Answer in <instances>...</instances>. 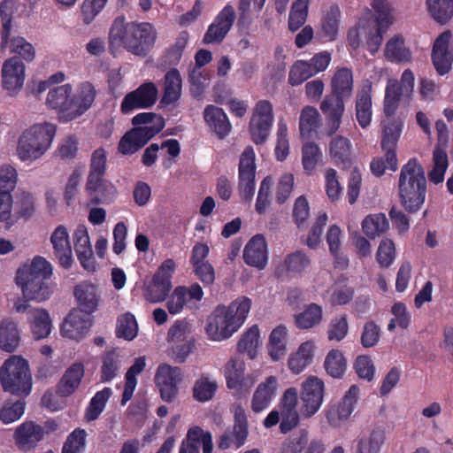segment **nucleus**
I'll use <instances>...</instances> for the list:
<instances>
[{
	"instance_id": "1",
	"label": "nucleus",
	"mask_w": 453,
	"mask_h": 453,
	"mask_svg": "<svg viewBox=\"0 0 453 453\" xmlns=\"http://www.w3.org/2000/svg\"><path fill=\"white\" fill-rule=\"evenodd\" d=\"M399 82L397 80H389L386 86L383 100V112L388 119L381 122L382 132L380 147L384 156L374 157L371 164V172L376 176H381L387 169L396 171L398 160L396 147L403 127V121L398 117L393 116L396 112L402 96Z\"/></svg>"
},
{
	"instance_id": "2",
	"label": "nucleus",
	"mask_w": 453,
	"mask_h": 453,
	"mask_svg": "<svg viewBox=\"0 0 453 453\" xmlns=\"http://www.w3.org/2000/svg\"><path fill=\"white\" fill-rule=\"evenodd\" d=\"M51 274L50 264L39 256L17 271L16 282L21 288L23 295V298L18 299L14 303L17 312H25L29 309V301L41 303L50 297L51 289L48 280Z\"/></svg>"
},
{
	"instance_id": "3",
	"label": "nucleus",
	"mask_w": 453,
	"mask_h": 453,
	"mask_svg": "<svg viewBox=\"0 0 453 453\" xmlns=\"http://www.w3.org/2000/svg\"><path fill=\"white\" fill-rule=\"evenodd\" d=\"M331 93L326 95L320 104V110L326 121V135L335 134L341 127L345 112V100L353 92V73L349 68L337 70L332 78Z\"/></svg>"
},
{
	"instance_id": "4",
	"label": "nucleus",
	"mask_w": 453,
	"mask_h": 453,
	"mask_svg": "<svg viewBox=\"0 0 453 453\" xmlns=\"http://www.w3.org/2000/svg\"><path fill=\"white\" fill-rule=\"evenodd\" d=\"M95 96L90 83H83L76 95H73L69 84H65L49 91L46 104L57 111L60 120L68 122L81 116L93 104Z\"/></svg>"
},
{
	"instance_id": "5",
	"label": "nucleus",
	"mask_w": 453,
	"mask_h": 453,
	"mask_svg": "<svg viewBox=\"0 0 453 453\" xmlns=\"http://www.w3.org/2000/svg\"><path fill=\"white\" fill-rule=\"evenodd\" d=\"M251 308V301L246 296L238 297L228 306H218L208 319L205 327L212 341L229 338L244 323Z\"/></svg>"
},
{
	"instance_id": "6",
	"label": "nucleus",
	"mask_w": 453,
	"mask_h": 453,
	"mask_svg": "<svg viewBox=\"0 0 453 453\" xmlns=\"http://www.w3.org/2000/svg\"><path fill=\"white\" fill-rule=\"evenodd\" d=\"M401 204L409 213L419 211L426 200V179L418 160L412 157L403 165L398 180Z\"/></svg>"
},
{
	"instance_id": "7",
	"label": "nucleus",
	"mask_w": 453,
	"mask_h": 453,
	"mask_svg": "<svg viewBox=\"0 0 453 453\" xmlns=\"http://www.w3.org/2000/svg\"><path fill=\"white\" fill-rule=\"evenodd\" d=\"M125 17L115 19V41L126 50L138 57H146L153 49L157 31L149 22H127Z\"/></svg>"
},
{
	"instance_id": "8",
	"label": "nucleus",
	"mask_w": 453,
	"mask_h": 453,
	"mask_svg": "<svg viewBox=\"0 0 453 453\" xmlns=\"http://www.w3.org/2000/svg\"><path fill=\"white\" fill-rule=\"evenodd\" d=\"M0 382L4 391L26 397L32 389V376L28 363L20 356H11L0 368Z\"/></svg>"
},
{
	"instance_id": "9",
	"label": "nucleus",
	"mask_w": 453,
	"mask_h": 453,
	"mask_svg": "<svg viewBox=\"0 0 453 453\" xmlns=\"http://www.w3.org/2000/svg\"><path fill=\"white\" fill-rule=\"evenodd\" d=\"M55 133L56 127L48 122L34 125L23 132L17 147L19 157L23 161L41 157L50 146Z\"/></svg>"
},
{
	"instance_id": "10",
	"label": "nucleus",
	"mask_w": 453,
	"mask_h": 453,
	"mask_svg": "<svg viewBox=\"0 0 453 453\" xmlns=\"http://www.w3.org/2000/svg\"><path fill=\"white\" fill-rule=\"evenodd\" d=\"M274 120L273 106L268 100L256 103L249 124V132L252 142L257 145L264 144L269 137Z\"/></svg>"
},
{
	"instance_id": "11",
	"label": "nucleus",
	"mask_w": 453,
	"mask_h": 453,
	"mask_svg": "<svg viewBox=\"0 0 453 453\" xmlns=\"http://www.w3.org/2000/svg\"><path fill=\"white\" fill-rule=\"evenodd\" d=\"M175 270V262L165 260L154 273L151 280L145 286L144 297L152 303L165 300L172 289V276Z\"/></svg>"
},
{
	"instance_id": "12",
	"label": "nucleus",
	"mask_w": 453,
	"mask_h": 453,
	"mask_svg": "<svg viewBox=\"0 0 453 453\" xmlns=\"http://www.w3.org/2000/svg\"><path fill=\"white\" fill-rule=\"evenodd\" d=\"M256 155L252 146H247L240 156L238 165V180L241 196L250 201L255 193Z\"/></svg>"
},
{
	"instance_id": "13",
	"label": "nucleus",
	"mask_w": 453,
	"mask_h": 453,
	"mask_svg": "<svg viewBox=\"0 0 453 453\" xmlns=\"http://www.w3.org/2000/svg\"><path fill=\"white\" fill-rule=\"evenodd\" d=\"M203 297V291L198 283H194L189 288L179 286L169 296L166 308L171 315H176L180 313L184 307L189 310L198 308L197 303Z\"/></svg>"
},
{
	"instance_id": "14",
	"label": "nucleus",
	"mask_w": 453,
	"mask_h": 453,
	"mask_svg": "<svg viewBox=\"0 0 453 453\" xmlns=\"http://www.w3.org/2000/svg\"><path fill=\"white\" fill-rule=\"evenodd\" d=\"M324 397V382L314 376L308 377L302 384V414L311 418L320 408Z\"/></svg>"
},
{
	"instance_id": "15",
	"label": "nucleus",
	"mask_w": 453,
	"mask_h": 453,
	"mask_svg": "<svg viewBox=\"0 0 453 453\" xmlns=\"http://www.w3.org/2000/svg\"><path fill=\"white\" fill-rule=\"evenodd\" d=\"M157 88L153 82H145L128 93L121 103V111L127 114L135 109L150 108L157 101Z\"/></svg>"
},
{
	"instance_id": "16",
	"label": "nucleus",
	"mask_w": 453,
	"mask_h": 453,
	"mask_svg": "<svg viewBox=\"0 0 453 453\" xmlns=\"http://www.w3.org/2000/svg\"><path fill=\"white\" fill-rule=\"evenodd\" d=\"M162 130L163 124L156 127H133L120 139L119 152L123 155L134 154Z\"/></svg>"
},
{
	"instance_id": "17",
	"label": "nucleus",
	"mask_w": 453,
	"mask_h": 453,
	"mask_svg": "<svg viewBox=\"0 0 453 453\" xmlns=\"http://www.w3.org/2000/svg\"><path fill=\"white\" fill-rule=\"evenodd\" d=\"M235 18L234 8L227 4L209 26L203 35V42L204 44L222 42L233 27Z\"/></svg>"
},
{
	"instance_id": "18",
	"label": "nucleus",
	"mask_w": 453,
	"mask_h": 453,
	"mask_svg": "<svg viewBox=\"0 0 453 453\" xmlns=\"http://www.w3.org/2000/svg\"><path fill=\"white\" fill-rule=\"evenodd\" d=\"M181 380L180 367H173L166 364L160 365L155 376L156 384L159 389L160 396L165 402H172L178 394V383Z\"/></svg>"
},
{
	"instance_id": "19",
	"label": "nucleus",
	"mask_w": 453,
	"mask_h": 453,
	"mask_svg": "<svg viewBox=\"0 0 453 453\" xmlns=\"http://www.w3.org/2000/svg\"><path fill=\"white\" fill-rule=\"evenodd\" d=\"M358 394V387L351 385L339 403L326 411V418L330 426H339L341 421L349 418L357 402Z\"/></svg>"
},
{
	"instance_id": "20",
	"label": "nucleus",
	"mask_w": 453,
	"mask_h": 453,
	"mask_svg": "<svg viewBox=\"0 0 453 453\" xmlns=\"http://www.w3.org/2000/svg\"><path fill=\"white\" fill-rule=\"evenodd\" d=\"M451 38L450 31L442 32L434 41L432 50V61L440 75H444L451 70L453 55L449 50Z\"/></svg>"
},
{
	"instance_id": "21",
	"label": "nucleus",
	"mask_w": 453,
	"mask_h": 453,
	"mask_svg": "<svg viewBox=\"0 0 453 453\" xmlns=\"http://www.w3.org/2000/svg\"><path fill=\"white\" fill-rule=\"evenodd\" d=\"M3 86L10 94L19 91L24 83L25 65L18 57L4 61L2 67Z\"/></svg>"
},
{
	"instance_id": "22",
	"label": "nucleus",
	"mask_w": 453,
	"mask_h": 453,
	"mask_svg": "<svg viewBox=\"0 0 453 453\" xmlns=\"http://www.w3.org/2000/svg\"><path fill=\"white\" fill-rule=\"evenodd\" d=\"M44 429L33 421H26L19 426L13 434L15 445L22 451L36 447L43 439Z\"/></svg>"
},
{
	"instance_id": "23",
	"label": "nucleus",
	"mask_w": 453,
	"mask_h": 453,
	"mask_svg": "<svg viewBox=\"0 0 453 453\" xmlns=\"http://www.w3.org/2000/svg\"><path fill=\"white\" fill-rule=\"evenodd\" d=\"M89 315L80 310L71 311L62 325L63 335L76 341L83 338L92 326Z\"/></svg>"
},
{
	"instance_id": "24",
	"label": "nucleus",
	"mask_w": 453,
	"mask_h": 453,
	"mask_svg": "<svg viewBox=\"0 0 453 453\" xmlns=\"http://www.w3.org/2000/svg\"><path fill=\"white\" fill-rule=\"evenodd\" d=\"M203 119L219 139L226 138L232 130L231 122L223 109L213 104L207 105L203 110Z\"/></svg>"
},
{
	"instance_id": "25",
	"label": "nucleus",
	"mask_w": 453,
	"mask_h": 453,
	"mask_svg": "<svg viewBox=\"0 0 453 453\" xmlns=\"http://www.w3.org/2000/svg\"><path fill=\"white\" fill-rule=\"evenodd\" d=\"M243 259L249 265L263 269L267 263V245L262 234L253 236L244 248Z\"/></svg>"
},
{
	"instance_id": "26",
	"label": "nucleus",
	"mask_w": 453,
	"mask_h": 453,
	"mask_svg": "<svg viewBox=\"0 0 453 453\" xmlns=\"http://www.w3.org/2000/svg\"><path fill=\"white\" fill-rule=\"evenodd\" d=\"M355 115L358 125L363 129L371 125L372 119V83L363 87L357 92L355 101Z\"/></svg>"
},
{
	"instance_id": "27",
	"label": "nucleus",
	"mask_w": 453,
	"mask_h": 453,
	"mask_svg": "<svg viewBox=\"0 0 453 453\" xmlns=\"http://www.w3.org/2000/svg\"><path fill=\"white\" fill-rule=\"evenodd\" d=\"M277 380L274 376H269L264 382L258 384L251 399V410L261 412L267 409L276 395Z\"/></svg>"
},
{
	"instance_id": "28",
	"label": "nucleus",
	"mask_w": 453,
	"mask_h": 453,
	"mask_svg": "<svg viewBox=\"0 0 453 453\" xmlns=\"http://www.w3.org/2000/svg\"><path fill=\"white\" fill-rule=\"evenodd\" d=\"M50 242L61 266L69 268L73 264V258L67 229L64 226H58L52 233Z\"/></svg>"
},
{
	"instance_id": "29",
	"label": "nucleus",
	"mask_w": 453,
	"mask_h": 453,
	"mask_svg": "<svg viewBox=\"0 0 453 453\" xmlns=\"http://www.w3.org/2000/svg\"><path fill=\"white\" fill-rule=\"evenodd\" d=\"M74 296L78 302L80 311L87 314L94 312L98 305L99 295L96 285L84 281L74 288Z\"/></svg>"
},
{
	"instance_id": "30",
	"label": "nucleus",
	"mask_w": 453,
	"mask_h": 453,
	"mask_svg": "<svg viewBox=\"0 0 453 453\" xmlns=\"http://www.w3.org/2000/svg\"><path fill=\"white\" fill-rule=\"evenodd\" d=\"M73 242L77 257L83 267L88 270L93 269V251L85 226H78L73 234Z\"/></svg>"
},
{
	"instance_id": "31",
	"label": "nucleus",
	"mask_w": 453,
	"mask_h": 453,
	"mask_svg": "<svg viewBox=\"0 0 453 453\" xmlns=\"http://www.w3.org/2000/svg\"><path fill=\"white\" fill-rule=\"evenodd\" d=\"M84 376V366L81 363H75L71 365L62 376L57 389L61 396L72 395L80 386Z\"/></svg>"
},
{
	"instance_id": "32",
	"label": "nucleus",
	"mask_w": 453,
	"mask_h": 453,
	"mask_svg": "<svg viewBox=\"0 0 453 453\" xmlns=\"http://www.w3.org/2000/svg\"><path fill=\"white\" fill-rule=\"evenodd\" d=\"M341 10L337 4H332L324 12L320 20L321 36L326 42L335 41L339 32Z\"/></svg>"
},
{
	"instance_id": "33",
	"label": "nucleus",
	"mask_w": 453,
	"mask_h": 453,
	"mask_svg": "<svg viewBox=\"0 0 453 453\" xmlns=\"http://www.w3.org/2000/svg\"><path fill=\"white\" fill-rule=\"evenodd\" d=\"M20 342L18 325L12 319L6 318L0 322V349L5 352H14Z\"/></svg>"
},
{
	"instance_id": "34",
	"label": "nucleus",
	"mask_w": 453,
	"mask_h": 453,
	"mask_svg": "<svg viewBox=\"0 0 453 453\" xmlns=\"http://www.w3.org/2000/svg\"><path fill=\"white\" fill-rule=\"evenodd\" d=\"M245 363L239 357H232L225 365L224 375L229 389L241 391L245 381Z\"/></svg>"
},
{
	"instance_id": "35",
	"label": "nucleus",
	"mask_w": 453,
	"mask_h": 453,
	"mask_svg": "<svg viewBox=\"0 0 453 453\" xmlns=\"http://www.w3.org/2000/svg\"><path fill=\"white\" fill-rule=\"evenodd\" d=\"M384 55L392 63H408L412 58L411 50L405 46L404 39L400 35L393 36L386 43Z\"/></svg>"
},
{
	"instance_id": "36",
	"label": "nucleus",
	"mask_w": 453,
	"mask_h": 453,
	"mask_svg": "<svg viewBox=\"0 0 453 453\" xmlns=\"http://www.w3.org/2000/svg\"><path fill=\"white\" fill-rule=\"evenodd\" d=\"M26 311L29 314L32 332L35 339L47 337L51 330V321L48 311L44 309L32 308Z\"/></svg>"
},
{
	"instance_id": "37",
	"label": "nucleus",
	"mask_w": 453,
	"mask_h": 453,
	"mask_svg": "<svg viewBox=\"0 0 453 453\" xmlns=\"http://www.w3.org/2000/svg\"><path fill=\"white\" fill-rule=\"evenodd\" d=\"M182 79L176 68L170 69L165 75V89L161 99L164 104L178 101L181 95Z\"/></svg>"
},
{
	"instance_id": "38",
	"label": "nucleus",
	"mask_w": 453,
	"mask_h": 453,
	"mask_svg": "<svg viewBox=\"0 0 453 453\" xmlns=\"http://www.w3.org/2000/svg\"><path fill=\"white\" fill-rule=\"evenodd\" d=\"M320 126V116L318 110L313 106L303 108L299 118V130L303 138L308 139L316 133Z\"/></svg>"
},
{
	"instance_id": "39",
	"label": "nucleus",
	"mask_w": 453,
	"mask_h": 453,
	"mask_svg": "<svg viewBox=\"0 0 453 453\" xmlns=\"http://www.w3.org/2000/svg\"><path fill=\"white\" fill-rule=\"evenodd\" d=\"M313 357V344L311 342H303L296 352L290 355L288 367L293 373L298 374L311 362Z\"/></svg>"
},
{
	"instance_id": "40",
	"label": "nucleus",
	"mask_w": 453,
	"mask_h": 453,
	"mask_svg": "<svg viewBox=\"0 0 453 453\" xmlns=\"http://www.w3.org/2000/svg\"><path fill=\"white\" fill-rule=\"evenodd\" d=\"M287 327L283 325L276 326L271 332L268 342V351L273 360L278 361L285 356L287 351Z\"/></svg>"
},
{
	"instance_id": "41",
	"label": "nucleus",
	"mask_w": 453,
	"mask_h": 453,
	"mask_svg": "<svg viewBox=\"0 0 453 453\" xmlns=\"http://www.w3.org/2000/svg\"><path fill=\"white\" fill-rule=\"evenodd\" d=\"M230 433L234 441V446L236 449L244 445L249 435V426L246 412L242 406L235 408L234 426Z\"/></svg>"
},
{
	"instance_id": "42",
	"label": "nucleus",
	"mask_w": 453,
	"mask_h": 453,
	"mask_svg": "<svg viewBox=\"0 0 453 453\" xmlns=\"http://www.w3.org/2000/svg\"><path fill=\"white\" fill-rule=\"evenodd\" d=\"M322 318V307L311 303L306 305L302 312L295 316V323L299 329H310L319 325Z\"/></svg>"
},
{
	"instance_id": "43",
	"label": "nucleus",
	"mask_w": 453,
	"mask_h": 453,
	"mask_svg": "<svg viewBox=\"0 0 453 453\" xmlns=\"http://www.w3.org/2000/svg\"><path fill=\"white\" fill-rule=\"evenodd\" d=\"M145 358L140 357L134 360V363L128 368L125 379L124 391L121 398V405H125L133 396L137 380L136 375L141 373L145 367Z\"/></svg>"
},
{
	"instance_id": "44",
	"label": "nucleus",
	"mask_w": 453,
	"mask_h": 453,
	"mask_svg": "<svg viewBox=\"0 0 453 453\" xmlns=\"http://www.w3.org/2000/svg\"><path fill=\"white\" fill-rule=\"evenodd\" d=\"M35 201L33 196L26 192L17 195L14 202V211L12 213L11 226L16 223L19 219L25 220L32 217L35 212Z\"/></svg>"
},
{
	"instance_id": "45",
	"label": "nucleus",
	"mask_w": 453,
	"mask_h": 453,
	"mask_svg": "<svg viewBox=\"0 0 453 453\" xmlns=\"http://www.w3.org/2000/svg\"><path fill=\"white\" fill-rule=\"evenodd\" d=\"M426 4L431 17L441 25L453 16V0H426Z\"/></svg>"
},
{
	"instance_id": "46",
	"label": "nucleus",
	"mask_w": 453,
	"mask_h": 453,
	"mask_svg": "<svg viewBox=\"0 0 453 453\" xmlns=\"http://www.w3.org/2000/svg\"><path fill=\"white\" fill-rule=\"evenodd\" d=\"M218 389L216 380H211L208 375L202 374L193 387V397L200 403L211 400Z\"/></svg>"
},
{
	"instance_id": "47",
	"label": "nucleus",
	"mask_w": 453,
	"mask_h": 453,
	"mask_svg": "<svg viewBox=\"0 0 453 453\" xmlns=\"http://www.w3.org/2000/svg\"><path fill=\"white\" fill-rule=\"evenodd\" d=\"M329 153L335 164H346L350 161L351 144L348 138L336 135L329 145Z\"/></svg>"
},
{
	"instance_id": "48",
	"label": "nucleus",
	"mask_w": 453,
	"mask_h": 453,
	"mask_svg": "<svg viewBox=\"0 0 453 453\" xmlns=\"http://www.w3.org/2000/svg\"><path fill=\"white\" fill-rule=\"evenodd\" d=\"M322 152L314 142H304L302 147V165L304 171L311 174L322 161Z\"/></svg>"
},
{
	"instance_id": "49",
	"label": "nucleus",
	"mask_w": 453,
	"mask_h": 453,
	"mask_svg": "<svg viewBox=\"0 0 453 453\" xmlns=\"http://www.w3.org/2000/svg\"><path fill=\"white\" fill-rule=\"evenodd\" d=\"M324 367L328 375L333 378H342L347 368V361L339 349L330 350L324 362Z\"/></svg>"
},
{
	"instance_id": "50",
	"label": "nucleus",
	"mask_w": 453,
	"mask_h": 453,
	"mask_svg": "<svg viewBox=\"0 0 453 453\" xmlns=\"http://www.w3.org/2000/svg\"><path fill=\"white\" fill-rule=\"evenodd\" d=\"M310 0H296L293 3L288 15V29L297 31L307 20Z\"/></svg>"
},
{
	"instance_id": "51",
	"label": "nucleus",
	"mask_w": 453,
	"mask_h": 453,
	"mask_svg": "<svg viewBox=\"0 0 453 453\" xmlns=\"http://www.w3.org/2000/svg\"><path fill=\"white\" fill-rule=\"evenodd\" d=\"M259 328L257 325L250 326L242 335L237 344L240 353H247L250 359L256 357V349L259 343Z\"/></svg>"
},
{
	"instance_id": "52",
	"label": "nucleus",
	"mask_w": 453,
	"mask_h": 453,
	"mask_svg": "<svg viewBox=\"0 0 453 453\" xmlns=\"http://www.w3.org/2000/svg\"><path fill=\"white\" fill-rule=\"evenodd\" d=\"M189 35L187 31H181L174 43L167 48L164 53V63L169 66L176 65L180 61L182 53L188 42Z\"/></svg>"
},
{
	"instance_id": "53",
	"label": "nucleus",
	"mask_w": 453,
	"mask_h": 453,
	"mask_svg": "<svg viewBox=\"0 0 453 453\" xmlns=\"http://www.w3.org/2000/svg\"><path fill=\"white\" fill-rule=\"evenodd\" d=\"M384 440L383 431L372 430L369 436L357 441L355 453H379Z\"/></svg>"
},
{
	"instance_id": "54",
	"label": "nucleus",
	"mask_w": 453,
	"mask_h": 453,
	"mask_svg": "<svg viewBox=\"0 0 453 453\" xmlns=\"http://www.w3.org/2000/svg\"><path fill=\"white\" fill-rule=\"evenodd\" d=\"M115 333L119 338H123L127 341L134 340L138 334V324L135 317L130 312L119 316Z\"/></svg>"
},
{
	"instance_id": "55",
	"label": "nucleus",
	"mask_w": 453,
	"mask_h": 453,
	"mask_svg": "<svg viewBox=\"0 0 453 453\" xmlns=\"http://www.w3.org/2000/svg\"><path fill=\"white\" fill-rule=\"evenodd\" d=\"M388 228V221L382 213L369 215L362 222L363 232L370 238H374Z\"/></svg>"
},
{
	"instance_id": "56",
	"label": "nucleus",
	"mask_w": 453,
	"mask_h": 453,
	"mask_svg": "<svg viewBox=\"0 0 453 453\" xmlns=\"http://www.w3.org/2000/svg\"><path fill=\"white\" fill-rule=\"evenodd\" d=\"M186 340H195L191 334V325L187 319H178L169 328L166 341L169 344L180 343Z\"/></svg>"
},
{
	"instance_id": "57",
	"label": "nucleus",
	"mask_w": 453,
	"mask_h": 453,
	"mask_svg": "<svg viewBox=\"0 0 453 453\" xmlns=\"http://www.w3.org/2000/svg\"><path fill=\"white\" fill-rule=\"evenodd\" d=\"M311 260L308 256L300 250L288 254L284 259V265L288 273L300 275L310 266Z\"/></svg>"
},
{
	"instance_id": "58",
	"label": "nucleus",
	"mask_w": 453,
	"mask_h": 453,
	"mask_svg": "<svg viewBox=\"0 0 453 453\" xmlns=\"http://www.w3.org/2000/svg\"><path fill=\"white\" fill-rule=\"evenodd\" d=\"M315 76L307 60H296L290 67L288 73V83L291 86H298Z\"/></svg>"
},
{
	"instance_id": "59",
	"label": "nucleus",
	"mask_w": 453,
	"mask_h": 453,
	"mask_svg": "<svg viewBox=\"0 0 453 453\" xmlns=\"http://www.w3.org/2000/svg\"><path fill=\"white\" fill-rule=\"evenodd\" d=\"M15 10V3L13 0H4L0 4V15L3 21L1 37L2 48L5 47L8 42V38L12 27V18Z\"/></svg>"
},
{
	"instance_id": "60",
	"label": "nucleus",
	"mask_w": 453,
	"mask_h": 453,
	"mask_svg": "<svg viewBox=\"0 0 453 453\" xmlns=\"http://www.w3.org/2000/svg\"><path fill=\"white\" fill-rule=\"evenodd\" d=\"M111 395V390L110 388H105L96 394L86 412L87 421L95 420L99 416Z\"/></svg>"
},
{
	"instance_id": "61",
	"label": "nucleus",
	"mask_w": 453,
	"mask_h": 453,
	"mask_svg": "<svg viewBox=\"0 0 453 453\" xmlns=\"http://www.w3.org/2000/svg\"><path fill=\"white\" fill-rule=\"evenodd\" d=\"M395 257V247L394 242L390 239L381 240L376 254L378 264L380 267L388 268L393 264Z\"/></svg>"
},
{
	"instance_id": "62",
	"label": "nucleus",
	"mask_w": 453,
	"mask_h": 453,
	"mask_svg": "<svg viewBox=\"0 0 453 453\" xmlns=\"http://www.w3.org/2000/svg\"><path fill=\"white\" fill-rule=\"evenodd\" d=\"M349 331V323L347 316L342 315L334 317L331 319L328 329L327 337L329 341L340 342L345 338Z\"/></svg>"
},
{
	"instance_id": "63",
	"label": "nucleus",
	"mask_w": 453,
	"mask_h": 453,
	"mask_svg": "<svg viewBox=\"0 0 453 453\" xmlns=\"http://www.w3.org/2000/svg\"><path fill=\"white\" fill-rule=\"evenodd\" d=\"M371 6L376 13L375 24L389 27L393 23L389 3L387 0H372Z\"/></svg>"
},
{
	"instance_id": "64",
	"label": "nucleus",
	"mask_w": 453,
	"mask_h": 453,
	"mask_svg": "<svg viewBox=\"0 0 453 453\" xmlns=\"http://www.w3.org/2000/svg\"><path fill=\"white\" fill-rule=\"evenodd\" d=\"M86 435L85 430H74L64 444L62 453H80L85 445Z\"/></svg>"
}]
</instances>
